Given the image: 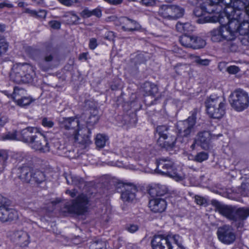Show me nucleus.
<instances>
[{
  "mask_svg": "<svg viewBox=\"0 0 249 249\" xmlns=\"http://www.w3.org/2000/svg\"><path fill=\"white\" fill-rule=\"evenodd\" d=\"M206 111L210 117L219 119L225 113V101L222 97L211 95L205 102Z\"/></svg>",
  "mask_w": 249,
  "mask_h": 249,
  "instance_id": "obj_2",
  "label": "nucleus"
},
{
  "mask_svg": "<svg viewBox=\"0 0 249 249\" xmlns=\"http://www.w3.org/2000/svg\"><path fill=\"white\" fill-rule=\"evenodd\" d=\"M246 15L243 11L240 9H236L233 11L232 17L227 24V26H224L226 31L230 36L233 39L235 36V33L238 32L239 25L242 20Z\"/></svg>",
  "mask_w": 249,
  "mask_h": 249,
  "instance_id": "obj_10",
  "label": "nucleus"
},
{
  "mask_svg": "<svg viewBox=\"0 0 249 249\" xmlns=\"http://www.w3.org/2000/svg\"><path fill=\"white\" fill-rule=\"evenodd\" d=\"M97 46V40L95 38H92L90 39L89 42V47L91 50H94Z\"/></svg>",
  "mask_w": 249,
  "mask_h": 249,
  "instance_id": "obj_61",
  "label": "nucleus"
},
{
  "mask_svg": "<svg viewBox=\"0 0 249 249\" xmlns=\"http://www.w3.org/2000/svg\"><path fill=\"white\" fill-rule=\"evenodd\" d=\"M236 9L231 6H227L224 9V11L218 14V16H207L203 18H199L197 20L198 23L202 24L208 22H219L221 24L220 27L227 26L228 23L232 17L233 11ZM218 13V12H217Z\"/></svg>",
  "mask_w": 249,
  "mask_h": 249,
  "instance_id": "obj_7",
  "label": "nucleus"
},
{
  "mask_svg": "<svg viewBox=\"0 0 249 249\" xmlns=\"http://www.w3.org/2000/svg\"><path fill=\"white\" fill-rule=\"evenodd\" d=\"M125 229L130 233H134L138 230L139 227L136 224H128L126 226Z\"/></svg>",
  "mask_w": 249,
  "mask_h": 249,
  "instance_id": "obj_52",
  "label": "nucleus"
},
{
  "mask_svg": "<svg viewBox=\"0 0 249 249\" xmlns=\"http://www.w3.org/2000/svg\"><path fill=\"white\" fill-rule=\"evenodd\" d=\"M106 2L112 5H118L121 4L124 0H104Z\"/></svg>",
  "mask_w": 249,
  "mask_h": 249,
  "instance_id": "obj_62",
  "label": "nucleus"
},
{
  "mask_svg": "<svg viewBox=\"0 0 249 249\" xmlns=\"http://www.w3.org/2000/svg\"><path fill=\"white\" fill-rule=\"evenodd\" d=\"M95 16L96 17L99 18L102 16V11L99 8H96L91 10V16Z\"/></svg>",
  "mask_w": 249,
  "mask_h": 249,
  "instance_id": "obj_63",
  "label": "nucleus"
},
{
  "mask_svg": "<svg viewBox=\"0 0 249 249\" xmlns=\"http://www.w3.org/2000/svg\"><path fill=\"white\" fill-rule=\"evenodd\" d=\"M8 122V117L4 115L0 114V127H2Z\"/></svg>",
  "mask_w": 249,
  "mask_h": 249,
  "instance_id": "obj_58",
  "label": "nucleus"
},
{
  "mask_svg": "<svg viewBox=\"0 0 249 249\" xmlns=\"http://www.w3.org/2000/svg\"><path fill=\"white\" fill-rule=\"evenodd\" d=\"M195 201L197 204L200 205H203L206 203V199L198 196H195Z\"/></svg>",
  "mask_w": 249,
  "mask_h": 249,
  "instance_id": "obj_64",
  "label": "nucleus"
},
{
  "mask_svg": "<svg viewBox=\"0 0 249 249\" xmlns=\"http://www.w3.org/2000/svg\"><path fill=\"white\" fill-rule=\"evenodd\" d=\"M206 45L205 40L200 37L193 36L192 48L199 49L203 48Z\"/></svg>",
  "mask_w": 249,
  "mask_h": 249,
  "instance_id": "obj_37",
  "label": "nucleus"
},
{
  "mask_svg": "<svg viewBox=\"0 0 249 249\" xmlns=\"http://www.w3.org/2000/svg\"><path fill=\"white\" fill-rule=\"evenodd\" d=\"M90 134V130L87 127H84L81 129H79V130L73 137L75 141L79 143L87 145L91 142Z\"/></svg>",
  "mask_w": 249,
  "mask_h": 249,
  "instance_id": "obj_22",
  "label": "nucleus"
},
{
  "mask_svg": "<svg viewBox=\"0 0 249 249\" xmlns=\"http://www.w3.org/2000/svg\"><path fill=\"white\" fill-rule=\"evenodd\" d=\"M156 132L159 136L158 142L160 145L166 149H170L175 146L177 140L175 133L165 125H159L156 128Z\"/></svg>",
  "mask_w": 249,
  "mask_h": 249,
  "instance_id": "obj_4",
  "label": "nucleus"
},
{
  "mask_svg": "<svg viewBox=\"0 0 249 249\" xmlns=\"http://www.w3.org/2000/svg\"><path fill=\"white\" fill-rule=\"evenodd\" d=\"M208 154L205 152H201L198 153L194 158V160L198 162H202L208 159Z\"/></svg>",
  "mask_w": 249,
  "mask_h": 249,
  "instance_id": "obj_45",
  "label": "nucleus"
},
{
  "mask_svg": "<svg viewBox=\"0 0 249 249\" xmlns=\"http://www.w3.org/2000/svg\"><path fill=\"white\" fill-rule=\"evenodd\" d=\"M121 198L124 202H131L136 197L137 188L132 184H126L123 185Z\"/></svg>",
  "mask_w": 249,
  "mask_h": 249,
  "instance_id": "obj_21",
  "label": "nucleus"
},
{
  "mask_svg": "<svg viewBox=\"0 0 249 249\" xmlns=\"http://www.w3.org/2000/svg\"><path fill=\"white\" fill-rule=\"evenodd\" d=\"M194 14L196 17L200 18H203L202 17L203 16L205 13H215V10L214 8H208L206 5L202 4L200 7H197L194 10ZM205 17H204V18ZM198 18L196 20V21ZM197 23H198L196 21Z\"/></svg>",
  "mask_w": 249,
  "mask_h": 249,
  "instance_id": "obj_30",
  "label": "nucleus"
},
{
  "mask_svg": "<svg viewBox=\"0 0 249 249\" xmlns=\"http://www.w3.org/2000/svg\"><path fill=\"white\" fill-rule=\"evenodd\" d=\"M192 58L194 60V62L198 65L208 66L210 63V60L208 59H202L199 56L192 55Z\"/></svg>",
  "mask_w": 249,
  "mask_h": 249,
  "instance_id": "obj_43",
  "label": "nucleus"
},
{
  "mask_svg": "<svg viewBox=\"0 0 249 249\" xmlns=\"http://www.w3.org/2000/svg\"><path fill=\"white\" fill-rule=\"evenodd\" d=\"M35 75V67L27 63L14 65L10 72L11 79L17 84L31 83Z\"/></svg>",
  "mask_w": 249,
  "mask_h": 249,
  "instance_id": "obj_1",
  "label": "nucleus"
},
{
  "mask_svg": "<svg viewBox=\"0 0 249 249\" xmlns=\"http://www.w3.org/2000/svg\"><path fill=\"white\" fill-rule=\"evenodd\" d=\"M65 178L68 184L74 185L79 188L85 185L84 180L80 177L70 174L66 176Z\"/></svg>",
  "mask_w": 249,
  "mask_h": 249,
  "instance_id": "obj_29",
  "label": "nucleus"
},
{
  "mask_svg": "<svg viewBox=\"0 0 249 249\" xmlns=\"http://www.w3.org/2000/svg\"><path fill=\"white\" fill-rule=\"evenodd\" d=\"M108 137L104 134H97L95 139V144L97 147L103 148L108 141Z\"/></svg>",
  "mask_w": 249,
  "mask_h": 249,
  "instance_id": "obj_39",
  "label": "nucleus"
},
{
  "mask_svg": "<svg viewBox=\"0 0 249 249\" xmlns=\"http://www.w3.org/2000/svg\"><path fill=\"white\" fill-rule=\"evenodd\" d=\"M32 149L42 152H48L50 150L49 143L46 137L38 130L35 133L29 143Z\"/></svg>",
  "mask_w": 249,
  "mask_h": 249,
  "instance_id": "obj_14",
  "label": "nucleus"
},
{
  "mask_svg": "<svg viewBox=\"0 0 249 249\" xmlns=\"http://www.w3.org/2000/svg\"><path fill=\"white\" fill-rule=\"evenodd\" d=\"M5 7L8 8H12L13 7V5L8 0H5L0 3V8H3Z\"/></svg>",
  "mask_w": 249,
  "mask_h": 249,
  "instance_id": "obj_60",
  "label": "nucleus"
},
{
  "mask_svg": "<svg viewBox=\"0 0 249 249\" xmlns=\"http://www.w3.org/2000/svg\"><path fill=\"white\" fill-rule=\"evenodd\" d=\"M65 17L68 18L67 20L71 24H76L80 19L79 17L73 11L68 12Z\"/></svg>",
  "mask_w": 249,
  "mask_h": 249,
  "instance_id": "obj_42",
  "label": "nucleus"
},
{
  "mask_svg": "<svg viewBox=\"0 0 249 249\" xmlns=\"http://www.w3.org/2000/svg\"><path fill=\"white\" fill-rule=\"evenodd\" d=\"M51 27L54 29H58L60 28L61 24L59 21L56 20L51 21L49 22Z\"/></svg>",
  "mask_w": 249,
  "mask_h": 249,
  "instance_id": "obj_59",
  "label": "nucleus"
},
{
  "mask_svg": "<svg viewBox=\"0 0 249 249\" xmlns=\"http://www.w3.org/2000/svg\"><path fill=\"white\" fill-rule=\"evenodd\" d=\"M25 52L33 59L36 60L42 55V49L40 50L35 47L28 46L25 48Z\"/></svg>",
  "mask_w": 249,
  "mask_h": 249,
  "instance_id": "obj_32",
  "label": "nucleus"
},
{
  "mask_svg": "<svg viewBox=\"0 0 249 249\" xmlns=\"http://www.w3.org/2000/svg\"><path fill=\"white\" fill-rule=\"evenodd\" d=\"M157 170L158 172L166 175L177 181H180L185 178V175L177 172L175 168L174 163L169 158H161L157 160Z\"/></svg>",
  "mask_w": 249,
  "mask_h": 249,
  "instance_id": "obj_3",
  "label": "nucleus"
},
{
  "mask_svg": "<svg viewBox=\"0 0 249 249\" xmlns=\"http://www.w3.org/2000/svg\"><path fill=\"white\" fill-rule=\"evenodd\" d=\"M227 71L230 74H236L239 71V68L236 66H231L227 68Z\"/></svg>",
  "mask_w": 249,
  "mask_h": 249,
  "instance_id": "obj_56",
  "label": "nucleus"
},
{
  "mask_svg": "<svg viewBox=\"0 0 249 249\" xmlns=\"http://www.w3.org/2000/svg\"><path fill=\"white\" fill-rule=\"evenodd\" d=\"M249 216V209L245 208H237L235 207V212L233 221H243Z\"/></svg>",
  "mask_w": 249,
  "mask_h": 249,
  "instance_id": "obj_28",
  "label": "nucleus"
},
{
  "mask_svg": "<svg viewBox=\"0 0 249 249\" xmlns=\"http://www.w3.org/2000/svg\"><path fill=\"white\" fill-rule=\"evenodd\" d=\"M8 49V45L5 38L0 36V55L6 53Z\"/></svg>",
  "mask_w": 249,
  "mask_h": 249,
  "instance_id": "obj_47",
  "label": "nucleus"
},
{
  "mask_svg": "<svg viewBox=\"0 0 249 249\" xmlns=\"http://www.w3.org/2000/svg\"><path fill=\"white\" fill-rule=\"evenodd\" d=\"M199 112V110L195 108L191 112V115L188 119L178 123L177 129L180 136L187 137L194 131L196 114Z\"/></svg>",
  "mask_w": 249,
  "mask_h": 249,
  "instance_id": "obj_8",
  "label": "nucleus"
},
{
  "mask_svg": "<svg viewBox=\"0 0 249 249\" xmlns=\"http://www.w3.org/2000/svg\"><path fill=\"white\" fill-rule=\"evenodd\" d=\"M248 18H249L247 15ZM238 33L241 36H245L246 35H249V19H243V21L240 23L239 28L238 29Z\"/></svg>",
  "mask_w": 249,
  "mask_h": 249,
  "instance_id": "obj_34",
  "label": "nucleus"
},
{
  "mask_svg": "<svg viewBox=\"0 0 249 249\" xmlns=\"http://www.w3.org/2000/svg\"><path fill=\"white\" fill-rule=\"evenodd\" d=\"M62 4L70 6L78 2V0H58Z\"/></svg>",
  "mask_w": 249,
  "mask_h": 249,
  "instance_id": "obj_54",
  "label": "nucleus"
},
{
  "mask_svg": "<svg viewBox=\"0 0 249 249\" xmlns=\"http://www.w3.org/2000/svg\"><path fill=\"white\" fill-rule=\"evenodd\" d=\"M83 18H87L91 17V10L88 8H85L80 13Z\"/></svg>",
  "mask_w": 249,
  "mask_h": 249,
  "instance_id": "obj_57",
  "label": "nucleus"
},
{
  "mask_svg": "<svg viewBox=\"0 0 249 249\" xmlns=\"http://www.w3.org/2000/svg\"><path fill=\"white\" fill-rule=\"evenodd\" d=\"M18 213L16 210L5 205L0 206V221L3 223L12 222L18 219Z\"/></svg>",
  "mask_w": 249,
  "mask_h": 249,
  "instance_id": "obj_17",
  "label": "nucleus"
},
{
  "mask_svg": "<svg viewBox=\"0 0 249 249\" xmlns=\"http://www.w3.org/2000/svg\"><path fill=\"white\" fill-rule=\"evenodd\" d=\"M0 140H18V131L8 132L3 134L0 137Z\"/></svg>",
  "mask_w": 249,
  "mask_h": 249,
  "instance_id": "obj_41",
  "label": "nucleus"
},
{
  "mask_svg": "<svg viewBox=\"0 0 249 249\" xmlns=\"http://www.w3.org/2000/svg\"><path fill=\"white\" fill-rule=\"evenodd\" d=\"M12 239L16 244L22 248L27 247L30 243L28 233L22 230L15 231L12 234Z\"/></svg>",
  "mask_w": 249,
  "mask_h": 249,
  "instance_id": "obj_19",
  "label": "nucleus"
},
{
  "mask_svg": "<svg viewBox=\"0 0 249 249\" xmlns=\"http://www.w3.org/2000/svg\"><path fill=\"white\" fill-rule=\"evenodd\" d=\"M32 181L37 183H41L46 179V176L44 172L40 170L33 171Z\"/></svg>",
  "mask_w": 249,
  "mask_h": 249,
  "instance_id": "obj_35",
  "label": "nucleus"
},
{
  "mask_svg": "<svg viewBox=\"0 0 249 249\" xmlns=\"http://www.w3.org/2000/svg\"><path fill=\"white\" fill-rule=\"evenodd\" d=\"M149 207L154 213H161L165 211L167 203L164 199L153 198L149 201Z\"/></svg>",
  "mask_w": 249,
  "mask_h": 249,
  "instance_id": "obj_25",
  "label": "nucleus"
},
{
  "mask_svg": "<svg viewBox=\"0 0 249 249\" xmlns=\"http://www.w3.org/2000/svg\"><path fill=\"white\" fill-rule=\"evenodd\" d=\"M33 101V100L30 97L21 96L19 99L16 98L15 102L17 104L21 107H24L29 105Z\"/></svg>",
  "mask_w": 249,
  "mask_h": 249,
  "instance_id": "obj_40",
  "label": "nucleus"
},
{
  "mask_svg": "<svg viewBox=\"0 0 249 249\" xmlns=\"http://www.w3.org/2000/svg\"><path fill=\"white\" fill-rule=\"evenodd\" d=\"M174 234H157L153 236L151 244L152 249H168Z\"/></svg>",
  "mask_w": 249,
  "mask_h": 249,
  "instance_id": "obj_13",
  "label": "nucleus"
},
{
  "mask_svg": "<svg viewBox=\"0 0 249 249\" xmlns=\"http://www.w3.org/2000/svg\"><path fill=\"white\" fill-rule=\"evenodd\" d=\"M212 205L214 207L216 212L223 216L233 221L235 206L224 204L215 199L212 200Z\"/></svg>",
  "mask_w": 249,
  "mask_h": 249,
  "instance_id": "obj_16",
  "label": "nucleus"
},
{
  "mask_svg": "<svg viewBox=\"0 0 249 249\" xmlns=\"http://www.w3.org/2000/svg\"><path fill=\"white\" fill-rule=\"evenodd\" d=\"M119 21L122 29L125 32L139 31L141 28V26L138 22L126 17L120 18Z\"/></svg>",
  "mask_w": 249,
  "mask_h": 249,
  "instance_id": "obj_20",
  "label": "nucleus"
},
{
  "mask_svg": "<svg viewBox=\"0 0 249 249\" xmlns=\"http://www.w3.org/2000/svg\"><path fill=\"white\" fill-rule=\"evenodd\" d=\"M217 234L219 241L226 245L233 243L236 239V234L234 230L230 225H225L219 227Z\"/></svg>",
  "mask_w": 249,
  "mask_h": 249,
  "instance_id": "obj_12",
  "label": "nucleus"
},
{
  "mask_svg": "<svg viewBox=\"0 0 249 249\" xmlns=\"http://www.w3.org/2000/svg\"><path fill=\"white\" fill-rule=\"evenodd\" d=\"M193 38V36L184 34L179 37V41L181 44L185 47L192 48Z\"/></svg>",
  "mask_w": 249,
  "mask_h": 249,
  "instance_id": "obj_36",
  "label": "nucleus"
},
{
  "mask_svg": "<svg viewBox=\"0 0 249 249\" xmlns=\"http://www.w3.org/2000/svg\"><path fill=\"white\" fill-rule=\"evenodd\" d=\"M173 240L168 249H186L182 245L183 239L178 234H174Z\"/></svg>",
  "mask_w": 249,
  "mask_h": 249,
  "instance_id": "obj_31",
  "label": "nucleus"
},
{
  "mask_svg": "<svg viewBox=\"0 0 249 249\" xmlns=\"http://www.w3.org/2000/svg\"><path fill=\"white\" fill-rule=\"evenodd\" d=\"M241 189L242 195L244 196L249 195V178L246 179L245 182L242 183Z\"/></svg>",
  "mask_w": 249,
  "mask_h": 249,
  "instance_id": "obj_46",
  "label": "nucleus"
},
{
  "mask_svg": "<svg viewBox=\"0 0 249 249\" xmlns=\"http://www.w3.org/2000/svg\"><path fill=\"white\" fill-rule=\"evenodd\" d=\"M88 203L87 196L84 194L80 195L72 200L71 204L65 205L64 212L77 215L83 214L87 211Z\"/></svg>",
  "mask_w": 249,
  "mask_h": 249,
  "instance_id": "obj_6",
  "label": "nucleus"
},
{
  "mask_svg": "<svg viewBox=\"0 0 249 249\" xmlns=\"http://www.w3.org/2000/svg\"><path fill=\"white\" fill-rule=\"evenodd\" d=\"M47 13L44 10H39L36 11V18L42 19L44 18L46 16Z\"/></svg>",
  "mask_w": 249,
  "mask_h": 249,
  "instance_id": "obj_55",
  "label": "nucleus"
},
{
  "mask_svg": "<svg viewBox=\"0 0 249 249\" xmlns=\"http://www.w3.org/2000/svg\"><path fill=\"white\" fill-rule=\"evenodd\" d=\"M147 191L149 195L153 197L164 196L167 193V188L164 185L153 184L147 187Z\"/></svg>",
  "mask_w": 249,
  "mask_h": 249,
  "instance_id": "obj_27",
  "label": "nucleus"
},
{
  "mask_svg": "<svg viewBox=\"0 0 249 249\" xmlns=\"http://www.w3.org/2000/svg\"><path fill=\"white\" fill-rule=\"evenodd\" d=\"M25 91L23 89H19L18 87H15L14 89L13 93V98L14 101H16V98L19 99L21 96H24Z\"/></svg>",
  "mask_w": 249,
  "mask_h": 249,
  "instance_id": "obj_44",
  "label": "nucleus"
},
{
  "mask_svg": "<svg viewBox=\"0 0 249 249\" xmlns=\"http://www.w3.org/2000/svg\"><path fill=\"white\" fill-rule=\"evenodd\" d=\"M37 130L38 129L36 127L28 126L18 131V141L29 143Z\"/></svg>",
  "mask_w": 249,
  "mask_h": 249,
  "instance_id": "obj_23",
  "label": "nucleus"
},
{
  "mask_svg": "<svg viewBox=\"0 0 249 249\" xmlns=\"http://www.w3.org/2000/svg\"><path fill=\"white\" fill-rule=\"evenodd\" d=\"M60 127L66 130L70 131V135L74 136L79 129V121L75 117H63L59 121Z\"/></svg>",
  "mask_w": 249,
  "mask_h": 249,
  "instance_id": "obj_15",
  "label": "nucleus"
},
{
  "mask_svg": "<svg viewBox=\"0 0 249 249\" xmlns=\"http://www.w3.org/2000/svg\"><path fill=\"white\" fill-rule=\"evenodd\" d=\"M143 89L147 95L154 96L158 92L157 86L154 84H152L150 82L145 83L143 85Z\"/></svg>",
  "mask_w": 249,
  "mask_h": 249,
  "instance_id": "obj_33",
  "label": "nucleus"
},
{
  "mask_svg": "<svg viewBox=\"0 0 249 249\" xmlns=\"http://www.w3.org/2000/svg\"><path fill=\"white\" fill-rule=\"evenodd\" d=\"M211 134L210 132L205 131L199 132L197 135L196 142H198L200 146L205 150H208L210 146Z\"/></svg>",
  "mask_w": 249,
  "mask_h": 249,
  "instance_id": "obj_26",
  "label": "nucleus"
},
{
  "mask_svg": "<svg viewBox=\"0 0 249 249\" xmlns=\"http://www.w3.org/2000/svg\"><path fill=\"white\" fill-rule=\"evenodd\" d=\"M207 3H209V4L206 6L208 8H211L212 7H213L212 9L214 8L215 11L216 10V8H215V6L217 5L218 3L220 2H225L226 5H227V2L226 1H225V0H207Z\"/></svg>",
  "mask_w": 249,
  "mask_h": 249,
  "instance_id": "obj_50",
  "label": "nucleus"
},
{
  "mask_svg": "<svg viewBox=\"0 0 249 249\" xmlns=\"http://www.w3.org/2000/svg\"><path fill=\"white\" fill-rule=\"evenodd\" d=\"M104 244L102 241H94L90 245L89 249H105Z\"/></svg>",
  "mask_w": 249,
  "mask_h": 249,
  "instance_id": "obj_51",
  "label": "nucleus"
},
{
  "mask_svg": "<svg viewBox=\"0 0 249 249\" xmlns=\"http://www.w3.org/2000/svg\"><path fill=\"white\" fill-rule=\"evenodd\" d=\"M188 67L187 64H178L175 67V70L176 73L179 75L182 74L186 71Z\"/></svg>",
  "mask_w": 249,
  "mask_h": 249,
  "instance_id": "obj_48",
  "label": "nucleus"
},
{
  "mask_svg": "<svg viewBox=\"0 0 249 249\" xmlns=\"http://www.w3.org/2000/svg\"><path fill=\"white\" fill-rule=\"evenodd\" d=\"M41 124L44 127L50 128L53 126L54 123L50 119H49L47 117H44L42 119Z\"/></svg>",
  "mask_w": 249,
  "mask_h": 249,
  "instance_id": "obj_49",
  "label": "nucleus"
},
{
  "mask_svg": "<svg viewBox=\"0 0 249 249\" xmlns=\"http://www.w3.org/2000/svg\"><path fill=\"white\" fill-rule=\"evenodd\" d=\"M183 8L176 5H163L159 9V15L168 19H177L184 14Z\"/></svg>",
  "mask_w": 249,
  "mask_h": 249,
  "instance_id": "obj_11",
  "label": "nucleus"
},
{
  "mask_svg": "<svg viewBox=\"0 0 249 249\" xmlns=\"http://www.w3.org/2000/svg\"><path fill=\"white\" fill-rule=\"evenodd\" d=\"M229 100L231 107L237 111H242L249 106L248 93L240 88L236 89L230 94Z\"/></svg>",
  "mask_w": 249,
  "mask_h": 249,
  "instance_id": "obj_5",
  "label": "nucleus"
},
{
  "mask_svg": "<svg viewBox=\"0 0 249 249\" xmlns=\"http://www.w3.org/2000/svg\"><path fill=\"white\" fill-rule=\"evenodd\" d=\"M33 166L31 163H24L17 169L18 178L22 181L29 183L32 179Z\"/></svg>",
  "mask_w": 249,
  "mask_h": 249,
  "instance_id": "obj_18",
  "label": "nucleus"
},
{
  "mask_svg": "<svg viewBox=\"0 0 249 249\" xmlns=\"http://www.w3.org/2000/svg\"><path fill=\"white\" fill-rule=\"evenodd\" d=\"M99 119L98 111L94 108L92 112H90V115L87 120V124L89 126H92L98 122Z\"/></svg>",
  "mask_w": 249,
  "mask_h": 249,
  "instance_id": "obj_38",
  "label": "nucleus"
},
{
  "mask_svg": "<svg viewBox=\"0 0 249 249\" xmlns=\"http://www.w3.org/2000/svg\"><path fill=\"white\" fill-rule=\"evenodd\" d=\"M194 27L189 22L183 23V33L186 34L194 31Z\"/></svg>",
  "mask_w": 249,
  "mask_h": 249,
  "instance_id": "obj_53",
  "label": "nucleus"
},
{
  "mask_svg": "<svg viewBox=\"0 0 249 249\" xmlns=\"http://www.w3.org/2000/svg\"><path fill=\"white\" fill-rule=\"evenodd\" d=\"M55 56L54 51L51 44H47L42 49V55L36 60L39 68L44 71H46L51 68V62L53 61Z\"/></svg>",
  "mask_w": 249,
  "mask_h": 249,
  "instance_id": "obj_9",
  "label": "nucleus"
},
{
  "mask_svg": "<svg viewBox=\"0 0 249 249\" xmlns=\"http://www.w3.org/2000/svg\"><path fill=\"white\" fill-rule=\"evenodd\" d=\"M224 27L213 29L210 32L211 39L213 42H220L223 40H232Z\"/></svg>",
  "mask_w": 249,
  "mask_h": 249,
  "instance_id": "obj_24",
  "label": "nucleus"
}]
</instances>
